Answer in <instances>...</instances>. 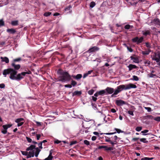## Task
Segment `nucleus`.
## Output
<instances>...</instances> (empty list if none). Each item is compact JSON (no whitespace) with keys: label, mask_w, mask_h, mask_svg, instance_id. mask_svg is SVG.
Returning <instances> with one entry per match:
<instances>
[{"label":"nucleus","mask_w":160,"mask_h":160,"mask_svg":"<svg viewBox=\"0 0 160 160\" xmlns=\"http://www.w3.org/2000/svg\"><path fill=\"white\" fill-rule=\"evenodd\" d=\"M137 86L132 83H129L128 84H122L118 86L115 89L112 88L107 87L105 89L106 95L111 94V97H116V95L123 90H127L131 88H136Z\"/></svg>","instance_id":"1"},{"label":"nucleus","mask_w":160,"mask_h":160,"mask_svg":"<svg viewBox=\"0 0 160 160\" xmlns=\"http://www.w3.org/2000/svg\"><path fill=\"white\" fill-rule=\"evenodd\" d=\"M31 73L30 71H28L22 72L16 75L17 71L14 70L13 68H9L4 70L3 72V74L5 77L7 74H10L9 78L11 79L19 81L22 79L26 74H30Z\"/></svg>","instance_id":"2"},{"label":"nucleus","mask_w":160,"mask_h":160,"mask_svg":"<svg viewBox=\"0 0 160 160\" xmlns=\"http://www.w3.org/2000/svg\"><path fill=\"white\" fill-rule=\"evenodd\" d=\"M57 73L60 75L58 78V81L64 82H69L71 79V76L68 72L59 69Z\"/></svg>","instance_id":"3"},{"label":"nucleus","mask_w":160,"mask_h":160,"mask_svg":"<svg viewBox=\"0 0 160 160\" xmlns=\"http://www.w3.org/2000/svg\"><path fill=\"white\" fill-rule=\"evenodd\" d=\"M143 38L142 37L138 38V37H136L132 39V41L133 42H137V44L141 43L142 42Z\"/></svg>","instance_id":"4"},{"label":"nucleus","mask_w":160,"mask_h":160,"mask_svg":"<svg viewBox=\"0 0 160 160\" xmlns=\"http://www.w3.org/2000/svg\"><path fill=\"white\" fill-rule=\"evenodd\" d=\"M150 25H153L154 24H157L160 26V21L159 19L158 18L154 19L152 20L150 22L148 23Z\"/></svg>","instance_id":"5"},{"label":"nucleus","mask_w":160,"mask_h":160,"mask_svg":"<svg viewBox=\"0 0 160 160\" xmlns=\"http://www.w3.org/2000/svg\"><path fill=\"white\" fill-rule=\"evenodd\" d=\"M115 102L118 106H122L123 105L126 104V102L121 99L116 100Z\"/></svg>","instance_id":"6"},{"label":"nucleus","mask_w":160,"mask_h":160,"mask_svg":"<svg viewBox=\"0 0 160 160\" xmlns=\"http://www.w3.org/2000/svg\"><path fill=\"white\" fill-rule=\"evenodd\" d=\"M110 138L112 141V142L113 143V145H112V146H114V145L117 144V140H118V138L117 136H115L113 137H112Z\"/></svg>","instance_id":"7"},{"label":"nucleus","mask_w":160,"mask_h":160,"mask_svg":"<svg viewBox=\"0 0 160 160\" xmlns=\"http://www.w3.org/2000/svg\"><path fill=\"white\" fill-rule=\"evenodd\" d=\"M99 49V48L96 46H94L90 48L89 49L88 52H95L98 51Z\"/></svg>","instance_id":"8"},{"label":"nucleus","mask_w":160,"mask_h":160,"mask_svg":"<svg viewBox=\"0 0 160 160\" xmlns=\"http://www.w3.org/2000/svg\"><path fill=\"white\" fill-rule=\"evenodd\" d=\"M12 66L14 68V69H13L15 71H17V70H18L21 67L20 65H16L14 63H12Z\"/></svg>","instance_id":"9"},{"label":"nucleus","mask_w":160,"mask_h":160,"mask_svg":"<svg viewBox=\"0 0 160 160\" xmlns=\"http://www.w3.org/2000/svg\"><path fill=\"white\" fill-rule=\"evenodd\" d=\"M7 32L10 34H13L16 32V31L13 28H11L8 29L7 30Z\"/></svg>","instance_id":"10"},{"label":"nucleus","mask_w":160,"mask_h":160,"mask_svg":"<svg viewBox=\"0 0 160 160\" xmlns=\"http://www.w3.org/2000/svg\"><path fill=\"white\" fill-rule=\"evenodd\" d=\"M128 67L129 68V71H131L133 69H136L137 68V66L133 64H130L128 66Z\"/></svg>","instance_id":"11"},{"label":"nucleus","mask_w":160,"mask_h":160,"mask_svg":"<svg viewBox=\"0 0 160 160\" xmlns=\"http://www.w3.org/2000/svg\"><path fill=\"white\" fill-rule=\"evenodd\" d=\"M157 53H155L152 58V60L156 61V62H158L159 61V59L157 57Z\"/></svg>","instance_id":"12"},{"label":"nucleus","mask_w":160,"mask_h":160,"mask_svg":"<svg viewBox=\"0 0 160 160\" xmlns=\"http://www.w3.org/2000/svg\"><path fill=\"white\" fill-rule=\"evenodd\" d=\"M3 128L1 130V132L3 134H6L7 132V128H6V126L3 125L2 126Z\"/></svg>","instance_id":"13"},{"label":"nucleus","mask_w":160,"mask_h":160,"mask_svg":"<svg viewBox=\"0 0 160 160\" xmlns=\"http://www.w3.org/2000/svg\"><path fill=\"white\" fill-rule=\"evenodd\" d=\"M98 94H99V95L101 96L106 95L107 94L105 91V89L98 91Z\"/></svg>","instance_id":"14"},{"label":"nucleus","mask_w":160,"mask_h":160,"mask_svg":"<svg viewBox=\"0 0 160 160\" xmlns=\"http://www.w3.org/2000/svg\"><path fill=\"white\" fill-rule=\"evenodd\" d=\"M131 60H133V62L136 63L139 62V59L138 58L134 57L132 56H131L130 57Z\"/></svg>","instance_id":"15"},{"label":"nucleus","mask_w":160,"mask_h":160,"mask_svg":"<svg viewBox=\"0 0 160 160\" xmlns=\"http://www.w3.org/2000/svg\"><path fill=\"white\" fill-rule=\"evenodd\" d=\"M0 58L2 62H5L6 63H8L9 62V59L7 57H1Z\"/></svg>","instance_id":"16"},{"label":"nucleus","mask_w":160,"mask_h":160,"mask_svg":"<svg viewBox=\"0 0 160 160\" xmlns=\"http://www.w3.org/2000/svg\"><path fill=\"white\" fill-rule=\"evenodd\" d=\"M105 138H106L105 140L106 142H109L112 145H113V143L112 142V140L110 139V138H109L106 136H105Z\"/></svg>","instance_id":"17"},{"label":"nucleus","mask_w":160,"mask_h":160,"mask_svg":"<svg viewBox=\"0 0 160 160\" xmlns=\"http://www.w3.org/2000/svg\"><path fill=\"white\" fill-rule=\"evenodd\" d=\"M82 94L81 91H75L72 93V96L80 95Z\"/></svg>","instance_id":"18"},{"label":"nucleus","mask_w":160,"mask_h":160,"mask_svg":"<svg viewBox=\"0 0 160 160\" xmlns=\"http://www.w3.org/2000/svg\"><path fill=\"white\" fill-rule=\"evenodd\" d=\"M40 151L41 150L40 149L38 148L37 147L36 148V150L35 151V153L34 154V155L36 157H38Z\"/></svg>","instance_id":"19"},{"label":"nucleus","mask_w":160,"mask_h":160,"mask_svg":"<svg viewBox=\"0 0 160 160\" xmlns=\"http://www.w3.org/2000/svg\"><path fill=\"white\" fill-rule=\"evenodd\" d=\"M24 121V119L22 118H18L15 120V122L17 123H20V122H22V121Z\"/></svg>","instance_id":"20"},{"label":"nucleus","mask_w":160,"mask_h":160,"mask_svg":"<svg viewBox=\"0 0 160 160\" xmlns=\"http://www.w3.org/2000/svg\"><path fill=\"white\" fill-rule=\"evenodd\" d=\"M151 51L149 49L148 51H142V53L144 55H148L150 52Z\"/></svg>","instance_id":"21"},{"label":"nucleus","mask_w":160,"mask_h":160,"mask_svg":"<svg viewBox=\"0 0 160 160\" xmlns=\"http://www.w3.org/2000/svg\"><path fill=\"white\" fill-rule=\"evenodd\" d=\"M130 80L135 81H138L139 80V78L137 76L133 75L132 76V78H131Z\"/></svg>","instance_id":"22"},{"label":"nucleus","mask_w":160,"mask_h":160,"mask_svg":"<svg viewBox=\"0 0 160 160\" xmlns=\"http://www.w3.org/2000/svg\"><path fill=\"white\" fill-rule=\"evenodd\" d=\"M133 27L132 26L130 25L129 24H127L124 26V28L126 29H129L130 28H132Z\"/></svg>","instance_id":"23"},{"label":"nucleus","mask_w":160,"mask_h":160,"mask_svg":"<svg viewBox=\"0 0 160 160\" xmlns=\"http://www.w3.org/2000/svg\"><path fill=\"white\" fill-rule=\"evenodd\" d=\"M148 131H149L148 130H145L143 131H142L141 132V133L143 134V135H147L150 134L149 133H146L148 132Z\"/></svg>","instance_id":"24"},{"label":"nucleus","mask_w":160,"mask_h":160,"mask_svg":"<svg viewBox=\"0 0 160 160\" xmlns=\"http://www.w3.org/2000/svg\"><path fill=\"white\" fill-rule=\"evenodd\" d=\"M11 23L12 26H17L18 24V21L17 20L13 21H12Z\"/></svg>","instance_id":"25"},{"label":"nucleus","mask_w":160,"mask_h":160,"mask_svg":"<svg viewBox=\"0 0 160 160\" xmlns=\"http://www.w3.org/2000/svg\"><path fill=\"white\" fill-rule=\"evenodd\" d=\"M142 33L144 35L147 36L148 35H149L150 34V32L148 30L146 31L145 32L143 31H142Z\"/></svg>","instance_id":"26"},{"label":"nucleus","mask_w":160,"mask_h":160,"mask_svg":"<svg viewBox=\"0 0 160 160\" xmlns=\"http://www.w3.org/2000/svg\"><path fill=\"white\" fill-rule=\"evenodd\" d=\"M82 77V75L80 74H78L76 75V80H78L80 79Z\"/></svg>","instance_id":"27"},{"label":"nucleus","mask_w":160,"mask_h":160,"mask_svg":"<svg viewBox=\"0 0 160 160\" xmlns=\"http://www.w3.org/2000/svg\"><path fill=\"white\" fill-rule=\"evenodd\" d=\"M51 14L52 13L51 12H46L44 13L43 15L45 17H47L49 16H50Z\"/></svg>","instance_id":"28"},{"label":"nucleus","mask_w":160,"mask_h":160,"mask_svg":"<svg viewBox=\"0 0 160 160\" xmlns=\"http://www.w3.org/2000/svg\"><path fill=\"white\" fill-rule=\"evenodd\" d=\"M95 5L96 3L95 2L93 1H92L90 3L89 6L91 8H92L95 6Z\"/></svg>","instance_id":"29"},{"label":"nucleus","mask_w":160,"mask_h":160,"mask_svg":"<svg viewBox=\"0 0 160 160\" xmlns=\"http://www.w3.org/2000/svg\"><path fill=\"white\" fill-rule=\"evenodd\" d=\"M9 1L10 0H6L3 3V5H2V3H0V7H2L3 5H7L9 3Z\"/></svg>","instance_id":"30"},{"label":"nucleus","mask_w":160,"mask_h":160,"mask_svg":"<svg viewBox=\"0 0 160 160\" xmlns=\"http://www.w3.org/2000/svg\"><path fill=\"white\" fill-rule=\"evenodd\" d=\"M77 84V82L75 81H74L72 80L71 81V85H72V86L73 87H74Z\"/></svg>","instance_id":"31"},{"label":"nucleus","mask_w":160,"mask_h":160,"mask_svg":"<svg viewBox=\"0 0 160 160\" xmlns=\"http://www.w3.org/2000/svg\"><path fill=\"white\" fill-rule=\"evenodd\" d=\"M146 118L147 119H150L151 120L154 119V117L151 115H148L146 116Z\"/></svg>","instance_id":"32"},{"label":"nucleus","mask_w":160,"mask_h":160,"mask_svg":"<svg viewBox=\"0 0 160 160\" xmlns=\"http://www.w3.org/2000/svg\"><path fill=\"white\" fill-rule=\"evenodd\" d=\"M141 142H142L144 143H147L148 141L146 140V139L145 138H142L140 139Z\"/></svg>","instance_id":"33"},{"label":"nucleus","mask_w":160,"mask_h":160,"mask_svg":"<svg viewBox=\"0 0 160 160\" xmlns=\"http://www.w3.org/2000/svg\"><path fill=\"white\" fill-rule=\"evenodd\" d=\"M124 45H125L127 48V49L130 52H132L133 51V50L132 48H130L128 46H127L126 44H124Z\"/></svg>","instance_id":"34"},{"label":"nucleus","mask_w":160,"mask_h":160,"mask_svg":"<svg viewBox=\"0 0 160 160\" xmlns=\"http://www.w3.org/2000/svg\"><path fill=\"white\" fill-rule=\"evenodd\" d=\"M29 147L30 148V150H33V149H35L36 150V146L34 145H31Z\"/></svg>","instance_id":"35"},{"label":"nucleus","mask_w":160,"mask_h":160,"mask_svg":"<svg viewBox=\"0 0 160 160\" xmlns=\"http://www.w3.org/2000/svg\"><path fill=\"white\" fill-rule=\"evenodd\" d=\"M4 25V22L3 19L0 20V27L3 26Z\"/></svg>","instance_id":"36"},{"label":"nucleus","mask_w":160,"mask_h":160,"mask_svg":"<svg viewBox=\"0 0 160 160\" xmlns=\"http://www.w3.org/2000/svg\"><path fill=\"white\" fill-rule=\"evenodd\" d=\"M114 129L116 131V132L118 133H122V132H124V131H122L120 129H118L117 128H115Z\"/></svg>","instance_id":"37"},{"label":"nucleus","mask_w":160,"mask_h":160,"mask_svg":"<svg viewBox=\"0 0 160 160\" xmlns=\"http://www.w3.org/2000/svg\"><path fill=\"white\" fill-rule=\"evenodd\" d=\"M94 91L93 89H92L88 92V94L90 95H92L94 92Z\"/></svg>","instance_id":"38"},{"label":"nucleus","mask_w":160,"mask_h":160,"mask_svg":"<svg viewBox=\"0 0 160 160\" xmlns=\"http://www.w3.org/2000/svg\"><path fill=\"white\" fill-rule=\"evenodd\" d=\"M107 148V146H99L96 149V150L97 149H101L102 148H104L105 149V148Z\"/></svg>","instance_id":"39"},{"label":"nucleus","mask_w":160,"mask_h":160,"mask_svg":"<svg viewBox=\"0 0 160 160\" xmlns=\"http://www.w3.org/2000/svg\"><path fill=\"white\" fill-rule=\"evenodd\" d=\"M142 129V127H137L136 128L135 130L138 132H139Z\"/></svg>","instance_id":"40"},{"label":"nucleus","mask_w":160,"mask_h":160,"mask_svg":"<svg viewBox=\"0 0 160 160\" xmlns=\"http://www.w3.org/2000/svg\"><path fill=\"white\" fill-rule=\"evenodd\" d=\"M154 120L158 122H160V117H156L154 118Z\"/></svg>","instance_id":"41"},{"label":"nucleus","mask_w":160,"mask_h":160,"mask_svg":"<svg viewBox=\"0 0 160 160\" xmlns=\"http://www.w3.org/2000/svg\"><path fill=\"white\" fill-rule=\"evenodd\" d=\"M83 142L84 144L86 145H89L90 144L89 142L87 140H84Z\"/></svg>","instance_id":"42"},{"label":"nucleus","mask_w":160,"mask_h":160,"mask_svg":"<svg viewBox=\"0 0 160 160\" xmlns=\"http://www.w3.org/2000/svg\"><path fill=\"white\" fill-rule=\"evenodd\" d=\"M26 139L28 142L30 143L32 142V139L30 138L26 137Z\"/></svg>","instance_id":"43"},{"label":"nucleus","mask_w":160,"mask_h":160,"mask_svg":"<svg viewBox=\"0 0 160 160\" xmlns=\"http://www.w3.org/2000/svg\"><path fill=\"white\" fill-rule=\"evenodd\" d=\"M53 158V156L50 157L48 156L47 158H45L43 160H52Z\"/></svg>","instance_id":"44"},{"label":"nucleus","mask_w":160,"mask_h":160,"mask_svg":"<svg viewBox=\"0 0 160 160\" xmlns=\"http://www.w3.org/2000/svg\"><path fill=\"white\" fill-rule=\"evenodd\" d=\"M128 114L130 115L131 116H134L133 112V111L129 110L128 111Z\"/></svg>","instance_id":"45"},{"label":"nucleus","mask_w":160,"mask_h":160,"mask_svg":"<svg viewBox=\"0 0 160 160\" xmlns=\"http://www.w3.org/2000/svg\"><path fill=\"white\" fill-rule=\"evenodd\" d=\"M21 152L23 155L26 156L27 155H28V152L26 151H21Z\"/></svg>","instance_id":"46"},{"label":"nucleus","mask_w":160,"mask_h":160,"mask_svg":"<svg viewBox=\"0 0 160 160\" xmlns=\"http://www.w3.org/2000/svg\"><path fill=\"white\" fill-rule=\"evenodd\" d=\"M116 133V132H108V133H104V134H106V135H111L114 134Z\"/></svg>","instance_id":"47"},{"label":"nucleus","mask_w":160,"mask_h":160,"mask_svg":"<svg viewBox=\"0 0 160 160\" xmlns=\"http://www.w3.org/2000/svg\"><path fill=\"white\" fill-rule=\"evenodd\" d=\"M61 142H62V141H60L58 139H56L54 141V143H56V144H59V143H60Z\"/></svg>","instance_id":"48"},{"label":"nucleus","mask_w":160,"mask_h":160,"mask_svg":"<svg viewBox=\"0 0 160 160\" xmlns=\"http://www.w3.org/2000/svg\"><path fill=\"white\" fill-rule=\"evenodd\" d=\"M144 108L145 109L147 110L148 112H150L152 111L151 108L150 107H144Z\"/></svg>","instance_id":"49"},{"label":"nucleus","mask_w":160,"mask_h":160,"mask_svg":"<svg viewBox=\"0 0 160 160\" xmlns=\"http://www.w3.org/2000/svg\"><path fill=\"white\" fill-rule=\"evenodd\" d=\"M21 58H18L14 59L13 60V61L14 62H19L21 60Z\"/></svg>","instance_id":"50"},{"label":"nucleus","mask_w":160,"mask_h":160,"mask_svg":"<svg viewBox=\"0 0 160 160\" xmlns=\"http://www.w3.org/2000/svg\"><path fill=\"white\" fill-rule=\"evenodd\" d=\"M112 148L111 147H108L107 146V148H105V150L107 151H111L112 150Z\"/></svg>","instance_id":"51"},{"label":"nucleus","mask_w":160,"mask_h":160,"mask_svg":"<svg viewBox=\"0 0 160 160\" xmlns=\"http://www.w3.org/2000/svg\"><path fill=\"white\" fill-rule=\"evenodd\" d=\"M145 44H146V46L148 48H151V46L150 44L148 42H146L145 43Z\"/></svg>","instance_id":"52"},{"label":"nucleus","mask_w":160,"mask_h":160,"mask_svg":"<svg viewBox=\"0 0 160 160\" xmlns=\"http://www.w3.org/2000/svg\"><path fill=\"white\" fill-rule=\"evenodd\" d=\"M64 87L65 88H71L72 87V86L70 84H66L64 85Z\"/></svg>","instance_id":"53"},{"label":"nucleus","mask_w":160,"mask_h":160,"mask_svg":"<svg viewBox=\"0 0 160 160\" xmlns=\"http://www.w3.org/2000/svg\"><path fill=\"white\" fill-rule=\"evenodd\" d=\"M28 153L31 157H34V154L33 153V152H31V151H29L28 152Z\"/></svg>","instance_id":"54"},{"label":"nucleus","mask_w":160,"mask_h":160,"mask_svg":"<svg viewBox=\"0 0 160 160\" xmlns=\"http://www.w3.org/2000/svg\"><path fill=\"white\" fill-rule=\"evenodd\" d=\"M38 146L39 147V148L40 149H42V143L40 142V143H38Z\"/></svg>","instance_id":"55"},{"label":"nucleus","mask_w":160,"mask_h":160,"mask_svg":"<svg viewBox=\"0 0 160 160\" xmlns=\"http://www.w3.org/2000/svg\"><path fill=\"white\" fill-rule=\"evenodd\" d=\"M77 143V142L76 141H73L71 142L70 145H73Z\"/></svg>","instance_id":"56"},{"label":"nucleus","mask_w":160,"mask_h":160,"mask_svg":"<svg viewBox=\"0 0 160 160\" xmlns=\"http://www.w3.org/2000/svg\"><path fill=\"white\" fill-rule=\"evenodd\" d=\"M5 100L6 99L4 97H3L2 99L0 100V102H1V103L2 104Z\"/></svg>","instance_id":"57"},{"label":"nucleus","mask_w":160,"mask_h":160,"mask_svg":"<svg viewBox=\"0 0 160 160\" xmlns=\"http://www.w3.org/2000/svg\"><path fill=\"white\" fill-rule=\"evenodd\" d=\"M95 105H96L95 104V103L94 104L92 103V106L93 108L95 110H96V109L97 108V107L96 106H94Z\"/></svg>","instance_id":"58"},{"label":"nucleus","mask_w":160,"mask_h":160,"mask_svg":"<svg viewBox=\"0 0 160 160\" xmlns=\"http://www.w3.org/2000/svg\"><path fill=\"white\" fill-rule=\"evenodd\" d=\"M4 126H6V128H10L12 126V124H7L6 125H4Z\"/></svg>","instance_id":"59"},{"label":"nucleus","mask_w":160,"mask_h":160,"mask_svg":"<svg viewBox=\"0 0 160 160\" xmlns=\"http://www.w3.org/2000/svg\"><path fill=\"white\" fill-rule=\"evenodd\" d=\"M5 87V85L3 83H2L0 84V88H4Z\"/></svg>","instance_id":"60"},{"label":"nucleus","mask_w":160,"mask_h":160,"mask_svg":"<svg viewBox=\"0 0 160 160\" xmlns=\"http://www.w3.org/2000/svg\"><path fill=\"white\" fill-rule=\"evenodd\" d=\"M37 139V140H39L41 137V135L40 134H36Z\"/></svg>","instance_id":"61"},{"label":"nucleus","mask_w":160,"mask_h":160,"mask_svg":"<svg viewBox=\"0 0 160 160\" xmlns=\"http://www.w3.org/2000/svg\"><path fill=\"white\" fill-rule=\"evenodd\" d=\"M92 100L94 101V102H96L97 99V98L96 97H94V96H92Z\"/></svg>","instance_id":"62"},{"label":"nucleus","mask_w":160,"mask_h":160,"mask_svg":"<svg viewBox=\"0 0 160 160\" xmlns=\"http://www.w3.org/2000/svg\"><path fill=\"white\" fill-rule=\"evenodd\" d=\"M97 137L95 136H93L92 137L91 139L92 141H95L97 139Z\"/></svg>","instance_id":"63"},{"label":"nucleus","mask_w":160,"mask_h":160,"mask_svg":"<svg viewBox=\"0 0 160 160\" xmlns=\"http://www.w3.org/2000/svg\"><path fill=\"white\" fill-rule=\"evenodd\" d=\"M157 56L158 58V59H159V60H160V52H158L157 54Z\"/></svg>","instance_id":"64"}]
</instances>
